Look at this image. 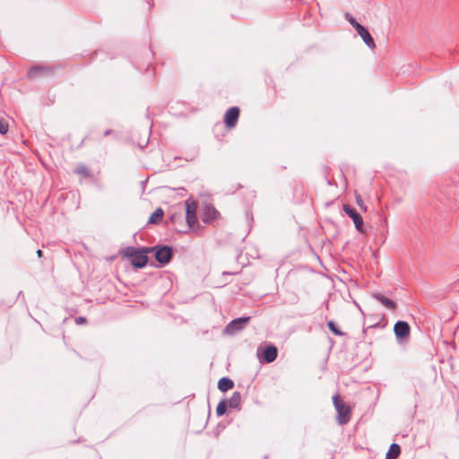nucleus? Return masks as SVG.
<instances>
[{"mask_svg": "<svg viewBox=\"0 0 459 459\" xmlns=\"http://www.w3.org/2000/svg\"><path fill=\"white\" fill-rule=\"evenodd\" d=\"M149 248L137 249L134 247H126L124 251V255L131 259V264L136 268H143L148 263V256L146 253Z\"/></svg>", "mask_w": 459, "mask_h": 459, "instance_id": "obj_1", "label": "nucleus"}, {"mask_svg": "<svg viewBox=\"0 0 459 459\" xmlns=\"http://www.w3.org/2000/svg\"><path fill=\"white\" fill-rule=\"evenodd\" d=\"M334 407L337 411V421L340 425L346 424L351 419V409L342 401L340 400L338 395L333 397Z\"/></svg>", "mask_w": 459, "mask_h": 459, "instance_id": "obj_2", "label": "nucleus"}, {"mask_svg": "<svg viewBox=\"0 0 459 459\" xmlns=\"http://www.w3.org/2000/svg\"><path fill=\"white\" fill-rule=\"evenodd\" d=\"M186 212V221L190 228L197 224L196 209L197 204L192 199H187L185 203Z\"/></svg>", "mask_w": 459, "mask_h": 459, "instance_id": "obj_3", "label": "nucleus"}, {"mask_svg": "<svg viewBox=\"0 0 459 459\" xmlns=\"http://www.w3.org/2000/svg\"><path fill=\"white\" fill-rule=\"evenodd\" d=\"M250 317H239L232 320L225 328V333L228 334H235L238 331L242 330L247 324Z\"/></svg>", "mask_w": 459, "mask_h": 459, "instance_id": "obj_4", "label": "nucleus"}, {"mask_svg": "<svg viewBox=\"0 0 459 459\" xmlns=\"http://www.w3.org/2000/svg\"><path fill=\"white\" fill-rule=\"evenodd\" d=\"M172 256V249L169 247L164 246L157 247L155 252V257L160 264H168Z\"/></svg>", "mask_w": 459, "mask_h": 459, "instance_id": "obj_5", "label": "nucleus"}, {"mask_svg": "<svg viewBox=\"0 0 459 459\" xmlns=\"http://www.w3.org/2000/svg\"><path fill=\"white\" fill-rule=\"evenodd\" d=\"M343 211L351 217L355 224L356 229L359 231H362L363 220L361 216L356 212V210L348 204L343 205Z\"/></svg>", "mask_w": 459, "mask_h": 459, "instance_id": "obj_6", "label": "nucleus"}, {"mask_svg": "<svg viewBox=\"0 0 459 459\" xmlns=\"http://www.w3.org/2000/svg\"><path fill=\"white\" fill-rule=\"evenodd\" d=\"M357 33L361 37L364 43L370 48L374 49L376 48V44L374 42L373 38L369 34L368 30L364 28L361 24H357L356 26Z\"/></svg>", "mask_w": 459, "mask_h": 459, "instance_id": "obj_7", "label": "nucleus"}, {"mask_svg": "<svg viewBox=\"0 0 459 459\" xmlns=\"http://www.w3.org/2000/svg\"><path fill=\"white\" fill-rule=\"evenodd\" d=\"M394 333L397 339L403 340L407 338L410 334V326L404 321H398L394 327Z\"/></svg>", "mask_w": 459, "mask_h": 459, "instance_id": "obj_8", "label": "nucleus"}, {"mask_svg": "<svg viewBox=\"0 0 459 459\" xmlns=\"http://www.w3.org/2000/svg\"><path fill=\"white\" fill-rule=\"evenodd\" d=\"M239 117V109L237 107L230 108L225 114L224 121L227 127L231 128L235 126Z\"/></svg>", "mask_w": 459, "mask_h": 459, "instance_id": "obj_9", "label": "nucleus"}, {"mask_svg": "<svg viewBox=\"0 0 459 459\" xmlns=\"http://www.w3.org/2000/svg\"><path fill=\"white\" fill-rule=\"evenodd\" d=\"M218 215L219 212L214 207L206 205L204 207L203 210L202 220L204 222L208 223L214 221L218 217Z\"/></svg>", "mask_w": 459, "mask_h": 459, "instance_id": "obj_10", "label": "nucleus"}, {"mask_svg": "<svg viewBox=\"0 0 459 459\" xmlns=\"http://www.w3.org/2000/svg\"><path fill=\"white\" fill-rule=\"evenodd\" d=\"M373 298L377 300H378L383 306H385L386 308L390 309V310H395L396 308V304L394 301H393L392 299L383 296L382 294H379V293H374L373 294Z\"/></svg>", "mask_w": 459, "mask_h": 459, "instance_id": "obj_11", "label": "nucleus"}, {"mask_svg": "<svg viewBox=\"0 0 459 459\" xmlns=\"http://www.w3.org/2000/svg\"><path fill=\"white\" fill-rule=\"evenodd\" d=\"M277 357V349L274 346H268L263 352L264 360L267 363L273 362Z\"/></svg>", "mask_w": 459, "mask_h": 459, "instance_id": "obj_12", "label": "nucleus"}, {"mask_svg": "<svg viewBox=\"0 0 459 459\" xmlns=\"http://www.w3.org/2000/svg\"><path fill=\"white\" fill-rule=\"evenodd\" d=\"M233 385V381L228 377H222L218 382V388L222 392L231 389Z\"/></svg>", "mask_w": 459, "mask_h": 459, "instance_id": "obj_13", "label": "nucleus"}, {"mask_svg": "<svg viewBox=\"0 0 459 459\" xmlns=\"http://www.w3.org/2000/svg\"><path fill=\"white\" fill-rule=\"evenodd\" d=\"M241 400V395L238 392H235L232 396L228 400L225 401L227 403V405L230 408H238L239 406Z\"/></svg>", "mask_w": 459, "mask_h": 459, "instance_id": "obj_14", "label": "nucleus"}, {"mask_svg": "<svg viewBox=\"0 0 459 459\" xmlns=\"http://www.w3.org/2000/svg\"><path fill=\"white\" fill-rule=\"evenodd\" d=\"M400 451V446L397 444H392L386 454L385 459H396Z\"/></svg>", "mask_w": 459, "mask_h": 459, "instance_id": "obj_15", "label": "nucleus"}, {"mask_svg": "<svg viewBox=\"0 0 459 459\" xmlns=\"http://www.w3.org/2000/svg\"><path fill=\"white\" fill-rule=\"evenodd\" d=\"M163 216V211L160 208H158L150 217L149 222L156 223L159 221Z\"/></svg>", "mask_w": 459, "mask_h": 459, "instance_id": "obj_16", "label": "nucleus"}, {"mask_svg": "<svg viewBox=\"0 0 459 459\" xmlns=\"http://www.w3.org/2000/svg\"><path fill=\"white\" fill-rule=\"evenodd\" d=\"M75 172H76L78 175H80V176H82V177H83V178H88V177H90V171H89V169H87V167H86V166L82 165V164H81V165H79V166L76 168Z\"/></svg>", "mask_w": 459, "mask_h": 459, "instance_id": "obj_17", "label": "nucleus"}, {"mask_svg": "<svg viewBox=\"0 0 459 459\" xmlns=\"http://www.w3.org/2000/svg\"><path fill=\"white\" fill-rule=\"evenodd\" d=\"M227 403L225 401H221V403H219V404L217 405V408H216V413L219 415V416H221L223 415L225 412H226V410H227Z\"/></svg>", "mask_w": 459, "mask_h": 459, "instance_id": "obj_18", "label": "nucleus"}, {"mask_svg": "<svg viewBox=\"0 0 459 459\" xmlns=\"http://www.w3.org/2000/svg\"><path fill=\"white\" fill-rule=\"evenodd\" d=\"M8 123L4 119H0V134H6L8 132Z\"/></svg>", "mask_w": 459, "mask_h": 459, "instance_id": "obj_19", "label": "nucleus"}, {"mask_svg": "<svg viewBox=\"0 0 459 459\" xmlns=\"http://www.w3.org/2000/svg\"><path fill=\"white\" fill-rule=\"evenodd\" d=\"M356 203L362 211H367V206L364 204L361 196L359 195H356Z\"/></svg>", "mask_w": 459, "mask_h": 459, "instance_id": "obj_20", "label": "nucleus"}, {"mask_svg": "<svg viewBox=\"0 0 459 459\" xmlns=\"http://www.w3.org/2000/svg\"><path fill=\"white\" fill-rule=\"evenodd\" d=\"M327 325H328L329 329H330L333 333H334L335 334H337V335H342V333L341 331H339V330L335 327V325H334V323H333V322L330 321V322H328V324H327Z\"/></svg>", "mask_w": 459, "mask_h": 459, "instance_id": "obj_21", "label": "nucleus"}, {"mask_svg": "<svg viewBox=\"0 0 459 459\" xmlns=\"http://www.w3.org/2000/svg\"><path fill=\"white\" fill-rule=\"evenodd\" d=\"M346 18L350 22V23L354 27V29L356 30L357 24H359V23L355 21V19L353 17H351L350 14H346Z\"/></svg>", "mask_w": 459, "mask_h": 459, "instance_id": "obj_22", "label": "nucleus"}, {"mask_svg": "<svg viewBox=\"0 0 459 459\" xmlns=\"http://www.w3.org/2000/svg\"><path fill=\"white\" fill-rule=\"evenodd\" d=\"M85 321V318L81 316L76 319L77 324H83Z\"/></svg>", "mask_w": 459, "mask_h": 459, "instance_id": "obj_23", "label": "nucleus"}, {"mask_svg": "<svg viewBox=\"0 0 459 459\" xmlns=\"http://www.w3.org/2000/svg\"><path fill=\"white\" fill-rule=\"evenodd\" d=\"M39 70V68H33L30 70V75L32 76V74L37 71Z\"/></svg>", "mask_w": 459, "mask_h": 459, "instance_id": "obj_24", "label": "nucleus"}, {"mask_svg": "<svg viewBox=\"0 0 459 459\" xmlns=\"http://www.w3.org/2000/svg\"><path fill=\"white\" fill-rule=\"evenodd\" d=\"M37 255H38L39 257H40L42 255V251L40 249H39L37 251Z\"/></svg>", "mask_w": 459, "mask_h": 459, "instance_id": "obj_25", "label": "nucleus"}]
</instances>
